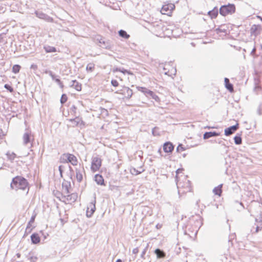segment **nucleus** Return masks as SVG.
Returning a JSON list of instances; mask_svg holds the SVG:
<instances>
[{
    "instance_id": "nucleus-1",
    "label": "nucleus",
    "mask_w": 262,
    "mask_h": 262,
    "mask_svg": "<svg viewBox=\"0 0 262 262\" xmlns=\"http://www.w3.org/2000/svg\"><path fill=\"white\" fill-rule=\"evenodd\" d=\"M10 186L12 189L16 190L18 189L25 190L27 188L29 190L27 180L21 177L17 176L13 178Z\"/></svg>"
},
{
    "instance_id": "nucleus-2",
    "label": "nucleus",
    "mask_w": 262,
    "mask_h": 262,
    "mask_svg": "<svg viewBox=\"0 0 262 262\" xmlns=\"http://www.w3.org/2000/svg\"><path fill=\"white\" fill-rule=\"evenodd\" d=\"M235 6L234 4H228L222 6L220 9V13L223 16L232 14L235 12Z\"/></svg>"
},
{
    "instance_id": "nucleus-3",
    "label": "nucleus",
    "mask_w": 262,
    "mask_h": 262,
    "mask_svg": "<svg viewBox=\"0 0 262 262\" xmlns=\"http://www.w3.org/2000/svg\"><path fill=\"white\" fill-rule=\"evenodd\" d=\"M62 199L60 200L66 204H71L75 202L78 197L77 194L76 193H72L71 194H61Z\"/></svg>"
},
{
    "instance_id": "nucleus-4",
    "label": "nucleus",
    "mask_w": 262,
    "mask_h": 262,
    "mask_svg": "<svg viewBox=\"0 0 262 262\" xmlns=\"http://www.w3.org/2000/svg\"><path fill=\"white\" fill-rule=\"evenodd\" d=\"M101 165V160L98 157L93 158L91 165V170L93 172L98 170Z\"/></svg>"
},
{
    "instance_id": "nucleus-5",
    "label": "nucleus",
    "mask_w": 262,
    "mask_h": 262,
    "mask_svg": "<svg viewBox=\"0 0 262 262\" xmlns=\"http://www.w3.org/2000/svg\"><path fill=\"white\" fill-rule=\"evenodd\" d=\"M96 198L94 197V200L92 201L88 206L87 210L86 212V216L90 217L92 216L96 210L95 207Z\"/></svg>"
},
{
    "instance_id": "nucleus-6",
    "label": "nucleus",
    "mask_w": 262,
    "mask_h": 262,
    "mask_svg": "<svg viewBox=\"0 0 262 262\" xmlns=\"http://www.w3.org/2000/svg\"><path fill=\"white\" fill-rule=\"evenodd\" d=\"M175 8V6L173 4H168L163 6L161 12L164 14L169 15Z\"/></svg>"
},
{
    "instance_id": "nucleus-7",
    "label": "nucleus",
    "mask_w": 262,
    "mask_h": 262,
    "mask_svg": "<svg viewBox=\"0 0 262 262\" xmlns=\"http://www.w3.org/2000/svg\"><path fill=\"white\" fill-rule=\"evenodd\" d=\"M35 14L39 18L44 19L48 22H52L53 20L52 17L41 11H36Z\"/></svg>"
},
{
    "instance_id": "nucleus-8",
    "label": "nucleus",
    "mask_w": 262,
    "mask_h": 262,
    "mask_svg": "<svg viewBox=\"0 0 262 262\" xmlns=\"http://www.w3.org/2000/svg\"><path fill=\"white\" fill-rule=\"evenodd\" d=\"M238 128V124L230 126L225 129V135L230 136L234 133Z\"/></svg>"
},
{
    "instance_id": "nucleus-9",
    "label": "nucleus",
    "mask_w": 262,
    "mask_h": 262,
    "mask_svg": "<svg viewBox=\"0 0 262 262\" xmlns=\"http://www.w3.org/2000/svg\"><path fill=\"white\" fill-rule=\"evenodd\" d=\"M64 156L67 158L68 161L70 162L73 165H76L77 164V160L74 155L67 154L64 155Z\"/></svg>"
},
{
    "instance_id": "nucleus-10",
    "label": "nucleus",
    "mask_w": 262,
    "mask_h": 262,
    "mask_svg": "<svg viewBox=\"0 0 262 262\" xmlns=\"http://www.w3.org/2000/svg\"><path fill=\"white\" fill-rule=\"evenodd\" d=\"M174 146L170 142H167L163 145V150L165 152H171L173 150Z\"/></svg>"
},
{
    "instance_id": "nucleus-11",
    "label": "nucleus",
    "mask_w": 262,
    "mask_h": 262,
    "mask_svg": "<svg viewBox=\"0 0 262 262\" xmlns=\"http://www.w3.org/2000/svg\"><path fill=\"white\" fill-rule=\"evenodd\" d=\"M220 135V133L216 132H206L203 135V138L204 139H209L212 137L218 136Z\"/></svg>"
},
{
    "instance_id": "nucleus-12",
    "label": "nucleus",
    "mask_w": 262,
    "mask_h": 262,
    "mask_svg": "<svg viewBox=\"0 0 262 262\" xmlns=\"http://www.w3.org/2000/svg\"><path fill=\"white\" fill-rule=\"evenodd\" d=\"M70 86L73 88H74L76 90L78 91H80L81 90V84L76 80H72L71 81Z\"/></svg>"
},
{
    "instance_id": "nucleus-13",
    "label": "nucleus",
    "mask_w": 262,
    "mask_h": 262,
    "mask_svg": "<svg viewBox=\"0 0 262 262\" xmlns=\"http://www.w3.org/2000/svg\"><path fill=\"white\" fill-rule=\"evenodd\" d=\"M83 171V168L82 169H76V177L77 180L78 182H81L83 179L82 171Z\"/></svg>"
},
{
    "instance_id": "nucleus-14",
    "label": "nucleus",
    "mask_w": 262,
    "mask_h": 262,
    "mask_svg": "<svg viewBox=\"0 0 262 262\" xmlns=\"http://www.w3.org/2000/svg\"><path fill=\"white\" fill-rule=\"evenodd\" d=\"M218 9L216 7H214L212 10L208 12V15L212 18H215L218 15Z\"/></svg>"
},
{
    "instance_id": "nucleus-15",
    "label": "nucleus",
    "mask_w": 262,
    "mask_h": 262,
    "mask_svg": "<svg viewBox=\"0 0 262 262\" xmlns=\"http://www.w3.org/2000/svg\"><path fill=\"white\" fill-rule=\"evenodd\" d=\"M223 184H221L217 186V187H215L213 189V192L215 195H219V196H221L222 193V187H223Z\"/></svg>"
},
{
    "instance_id": "nucleus-16",
    "label": "nucleus",
    "mask_w": 262,
    "mask_h": 262,
    "mask_svg": "<svg viewBox=\"0 0 262 262\" xmlns=\"http://www.w3.org/2000/svg\"><path fill=\"white\" fill-rule=\"evenodd\" d=\"M31 141V133L29 132L25 133L23 135V142L24 144H27Z\"/></svg>"
},
{
    "instance_id": "nucleus-17",
    "label": "nucleus",
    "mask_w": 262,
    "mask_h": 262,
    "mask_svg": "<svg viewBox=\"0 0 262 262\" xmlns=\"http://www.w3.org/2000/svg\"><path fill=\"white\" fill-rule=\"evenodd\" d=\"M225 87L229 90V92H232L233 91V86L230 83L229 79L227 78H225L224 79Z\"/></svg>"
},
{
    "instance_id": "nucleus-18",
    "label": "nucleus",
    "mask_w": 262,
    "mask_h": 262,
    "mask_svg": "<svg viewBox=\"0 0 262 262\" xmlns=\"http://www.w3.org/2000/svg\"><path fill=\"white\" fill-rule=\"evenodd\" d=\"M32 243L34 244H38L40 242V237L37 233H33L31 236Z\"/></svg>"
},
{
    "instance_id": "nucleus-19",
    "label": "nucleus",
    "mask_w": 262,
    "mask_h": 262,
    "mask_svg": "<svg viewBox=\"0 0 262 262\" xmlns=\"http://www.w3.org/2000/svg\"><path fill=\"white\" fill-rule=\"evenodd\" d=\"M155 253L156 254L158 258H164L166 256L165 253L160 249H156L155 251Z\"/></svg>"
},
{
    "instance_id": "nucleus-20",
    "label": "nucleus",
    "mask_w": 262,
    "mask_h": 262,
    "mask_svg": "<svg viewBox=\"0 0 262 262\" xmlns=\"http://www.w3.org/2000/svg\"><path fill=\"white\" fill-rule=\"evenodd\" d=\"M95 180L97 184L102 185L104 184V179L102 176L97 174L95 176Z\"/></svg>"
},
{
    "instance_id": "nucleus-21",
    "label": "nucleus",
    "mask_w": 262,
    "mask_h": 262,
    "mask_svg": "<svg viewBox=\"0 0 262 262\" xmlns=\"http://www.w3.org/2000/svg\"><path fill=\"white\" fill-rule=\"evenodd\" d=\"M123 94L125 95L127 98H130L133 95V91L129 88L126 87L123 90Z\"/></svg>"
},
{
    "instance_id": "nucleus-22",
    "label": "nucleus",
    "mask_w": 262,
    "mask_h": 262,
    "mask_svg": "<svg viewBox=\"0 0 262 262\" xmlns=\"http://www.w3.org/2000/svg\"><path fill=\"white\" fill-rule=\"evenodd\" d=\"M144 171V169L142 167H140L139 169H136L135 168H133L130 169V171L132 174L137 175L138 174L141 173Z\"/></svg>"
},
{
    "instance_id": "nucleus-23",
    "label": "nucleus",
    "mask_w": 262,
    "mask_h": 262,
    "mask_svg": "<svg viewBox=\"0 0 262 262\" xmlns=\"http://www.w3.org/2000/svg\"><path fill=\"white\" fill-rule=\"evenodd\" d=\"M71 186V184H63L62 187H63V193L62 194H66L69 193V187Z\"/></svg>"
},
{
    "instance_id": "nucleus-24",
    "label": "nucleus",
    "mask_w": 262,
    "mask_h": 262,
    "mask_svg": "<svg viewBox=\"0 0 262 262\" xmlns=\"http://www.w3.org/2000/svg\"><path fill=\"white\" fill-rule=\"evenodd\" d=\"M44 49L45 50L47 53H52L56 52V49L55 47L49 46H45Z\"/></svg>"
},
{
    "instance_id": "nucleus-25",
    "label": "nucleus",
    "mask_w": 262,
    "mask_h": 262,
    "mask_svg": "<svg viewBox=\"0 0 262 262\" xmlns=\"http://www.w3.org/2000/svg\"><path fill=\"white\" fill-rule=\"evenodd\" d=\"M137 88L138 90V91L142 92L145 95H146L147 96L149 94V92L151 91L150 90H149L145 88H144V87L138 86V87H137Z\"/></svg>"
},
{
    "instance_id": "nucleus-26",
    "label": "nucleus",
    "mask_w": 262,
    "mask_h": 262,
    "mask_svg": "<svg viewBox=\"0 0 262 262\" xmlns=\"http://www.w3.org/2000/svg\"><path fill=\"white\" fill-rule=\"evenodd\" d=\"M119 35L124 38L127 39L129 37V35H128L126 32L123 30H120L119 31Z\"/></svg>"
},
{
    "instance_id": "nucleus-27",
    "label": "nucleus",
    "mask_w": 262,
    "mask_h": 262,
    "mask_svg": "<svg viewBox=\"0 0 262 262\" xmlns=\"http://www.w3.org/2000/svg\"><path fill=\"white\" fill-rule=\"evenodd\" d=\"M99 42L100 43H102L103 45V46H101L103 48H105L106 49H109V50H110L112 48V45L108 42L105 43V41H101V40H100Z\"/></svg>"
},
{
    "instance_id": "nucleus-28",
    "label": "nucleus",
    "mask_w": 262,
    "mask_h": 262,
    "mask_svg": "<svg viewBox=\"0 0 262 262\" xmlns=\"http://www.w3.org/2000/svg\"><path fill=\"white\" fill-rule=\"evenodd\" d=\"M6 155L8 158L11 161H13L16 157V154L13 152L8 151Z\"/></svg>"
},
{
    "instance_id": "nucleus-29",
    "label": "nucleus",
    "mask_w": 262,
    "mask_h": 262,
    "mask_svg": "<svg viewBox=\"0 0 262 262\" xmlns=\"http://www.w3.org/2000/svg\"><path fill=\"white\" fill-rule=\"evenodd\" d=\"M234 142L236 145H240L242 144V140L240 136H236L234 138Z\"/></svg>"
},
{
    "instance_id": "nucleus-30",
    "label": "nucleus",
    "mask_w": 262,
    "mask_h": 262,
    "mask_svg": "<svg viewBox=\"0 0 262 262\" xmlns=\"http://www.w3.org/2000/svg\"><path fill=\"white\" fill-rule=\"evenodd\" d=\"M35 218V215L32 216L29 221V222L28 224L27 227L26 228V231L29 230L30 228V226H31V224L34 223V220Z\"/></svg>"
},
{
    "instance_id": "nucleus-31",
    "label": "nucleus",
    "mask_w": 262,
    "mask_h": 262,
    "mask_svg": "<svg viewBox=\"0 0 262 262\" xmlns=\"http://www.w3.org/2000/svg\"><path fill=\"white\" fill-rule=\"evenodd\" d=\"M148 95H149L152 98H153L157 101H158L160 100L159 97L151 91L149 92V94H148Z\"/></svg>"
},
{
    "instance_id": "nucleus-32",
    "label": "nucleus",
    "mask_w": 262,
    "mask_h": 262,
    "mask_svg": "<svg viewBox=\"0 0 262 262\" xmlns=\"http://www.w3.org/2000/svg\"><path fill=\"white\" fill-rule=\"evenodd\" d=\"M20 69V66L18 64H15L13 66L12 71L14 73H17L19 72Z\"/></svg>"
},
{
    "instance_id": "nucleus-33",
    "label": "nucleus",
    "mask_w": 262,
    "mask_h": 262,
    "mask_svg": "<svg viewBox=\"0 0 262 262\" xmlns=\"http://www.w3.org/2000/svg\"><path fill=\"white\" fill-rule=\"evenodd\" d=\"M94 64L92 63H89L86 67V70L88 71L92 72L94 70Z\"/></svg>"
},
{
    "instance_id": "nucleus-34",
    "label": "nucleus",
    "mask_w": 262,
    "mask_h": 262,
    "mask_svg": "<svg viewBox=\"0 0 262 262\" xmlns=\"http://www.w3.org/2000/svg\"><path fill=\"white\" fill-rule=\"evenodd\" d=\"M67 96L66 94H62L60 98V103L64 104L67 101Z\"/></svg>"
},
{
    "instance_id": "nucleus-35",
    "label": "nucleus",
    "mask_w": 262,
    "mask_h": 262,
    "mask_svg": "<svg viewBox=\"0 0 262 262\" xmlns=\"http://www.w3.org/2000/svg\"><path fill=\"white\" fill-rule=\"evenodd\" d=\"M185 150V148L183 146L182 144H179L177 147V151L178 152H181Z\"/></svg>"
},
{
    "instance_id": "nucleus-36",
    "label": "nucleus",
    "mask_w": 262,
    "mask_h": 262,
    "mask_svg": "<svg viewBox=\"0 0 262 262\" xmlns=\"http://www.w3.org/2000/svg\"><path fill=\"white\" fill-rule=\"evenodd\" d=\"M4 88L7 90H8L10 92H12L13 91V89L8 84H5Z\"/></svg>"
},
{
    "instance_id": "nucleus-37",
    "label": "nucleus",
    "mask_w": 262,
    "mask_h": 262,
    "mask_svg": "<svg viewBox=\"0 0 262 262\" xmlns=\"http://www.w3.org/2000/svg\"><path fill=\"white\" fill-rule=\"evenodd\" d=\"M29 259L31 262H35L37 259V257L35 256H31L29 258Z\"/></svg>"
},
{
    "instance_id": "nucleus-38",
    "label": "nucleus",
    "mask_w": 262,
    "mask_h": 262,
    "mask_svg": "<svg viewBox=\"0 0 262 262\" xmlns=\"http://www.w3.org/2000/svg\"><path fill=\"white\" fill-rule=\"evenodd\" d=\"M120 72L123 74L127 73L128 74H129V75L133 74L130 71H128L127 70H125L124 69H121V71Z\"/></svg>"
},
{
    "instance_id": "nucleus-39",
    "label": "nucleus",
    "mask_w": 262,
    "mask_h": 262,
    "mask_svg": "<svg viewBox=\"0 0 262 262\" xmlns=\"http://www.w3.org/2000/svg\"><path fill=\"white\" fill-rule=\"evenodd\" d=\"M111 83L114 86H117L119 84L118 82L116 80H112Z\"/></svg>"
},
{
    "instance_id": "nucleus-40",
    "label": "nucleus",
    "mask_w": 262,
    "mask_h": 262,
    "mask_svg": "<svg viewBox=\"0 0 262 262\" xmlns=\"http://www.w3.org/2000/svg\"><path fill=\"white\" fill-rule=\"evenodd\" d=\"M261 224L260 225H257L255 228V232H253V233H257L259 231V230H261V227H260Z\"/></svg>"
},
{
    "instance_id": "nucleus-41",
    "label": "nucleus",
    "mask_w": 262,
    "mask_h": 262,
    "mask_svg": "<svg viewBox=\"0 0 262 262\" xmlns=\"http://www.w3.org/2000/svg\"><path fill=\"white\" fill-rule=\"evenodd\" d=\"M216 32L217 33H220V32L225 33L226 32V30L225 29H222L221 28H217L216 29Z\"/></svg>"
},
{
    "instance_id": "nucleus-42",
    "label": "nucleus",
    "mask_w": 262,
    "mask_h": 262,
    "mask_svg": "<svg viewBox=\"0 0 262 262\" xmlns=\"http://www.w3.org/2000/svg\"><path fill=\"white\" fill-rule=\"evenodd\" d=\"M147 248H148V245L146 246V247L144 249V250L143 251V252H142V254L141 255V257L143 258H144V255L145 254L146 252V251H147Z\"/></svg>"
},
{
    "instance_id": "nucleus-43",
    "label": "nucleus",
    "mask_w": 262,
    "mask_h": 262,
    "mask_svg": "<svg viewBox=\"0 0 262 262\" xmlns=\"http://www.w3.org/2000/svg\"><path fill=\"white\" fill-rule=\"evenodd\" d=\"M49 75L51 77L52 79L53 80H55L56 78H55V75L54 74H53V73L51 72V71H50L49 72Z\"/></svg>"
},
{
    "instance_id": "nucleus-44",
    "label": "nucleus",
    "mask_w": 262,
    "mask_h": 262,
    "mask_svg": "<svg viewBox=\"0 0 262 262\" xmlns=\"http://www.w3.org/2000/svg\"><path fill=\"white\" fill-rule=\"evenodd\" d=\"M182 171V169H178L176 171V173H177V174H178V173H180L181 171ZM178 177L177 175H176V181H178Z\"/></svg>"
},
{
    "instance_id": "nucleus-45",
    "label": "nucleus",
    "mask_w": 262,
    "mask_h": 262,
    "mask_svg": "<svg viewBox=\"0 0 262 262\" xmlns=\"http://www.w3.org/2000/svg\"><path fill=\"white\" fill-rule=\"evenodd\" d=\"M139 250H138V249L137 248H134L133 250V253L134 254H137Z\"/></svg>"
},
{
    "instance_id": "nucleus-46",
    "label": "nucleus",
    "mask_w": 262,
    "mask_h": 262,
    "mask_svg": "<svg viewBox=\"0 0 262 262\" xmlns=\"http://www.w3.org/2000/svg\"><path fill=\"white\" fill-rule=\"evenodd\" d=\"M120 71H121V69L119 68H116L113 70L114 72H118V71L120 72Z\"/></svg>"
},
{
    "instance_id": "nucleus-47",
    "label": "nucleus",
    "mask_w": 262,
    "mask_h": 262,
    "mask_svg": "<svg viewBox=\"0 0 262 262\" xmlns=\"http://www.w3.org/2000/svg\"><path fill=\"white\" fill-rule=\"evenodd\" d=\"M58 84H60V80L58 78H56L55 80H54Z\"/></svg>"
},
{
    "instance_id": "nucleus-48",
    "label": "nucleus",
    "mask_w": 262,
    "mask_h": 262,
    "mask_svg": "<svg viewBox=\"0 0 262 262\" xmlns=\"http://www.w3.org/2000/svg\"><path fill=\"white\" fill-rule=\"evenodd\" d=\"M256 52V49L254 48L252 49V51H251V54H254Z\"/></svg>"
},
{
    "instance_id": "nucleus-49",
    "label": "nucleus",
    "mask_w": 262,
    "mask_h": 262,
    "mask_svg": "<svg viewBox=\"0 0 262 262\" xmlns=\"http://www.w3.org/2000/svg\"><path fill=\"white\" fill-rule=\"evenodd\" d=\"M61 194L62 193H58L59 195L57 196V198H58L59 200H60V199H62V196L61 195Z\"/></svg>"
},
{
    "instance_id": "nucleus-50",
    "label": "nucleus",
    "mask_w": 262,
    "mask_h": 262,
    "mask_svg": "<svg viewBox=\"0 0 262 262\" xmlns=\"http://www.w3.org/2000/svg\"><path fill=\"white\" fill-rule=\"evenodd\" d=\"M59 84V85L60 86V87L61 88H63V85L62 83L61 82V81L60 82V84Z\"/></svg>"
},
{
    "instance_id": "nucleus-51",
    "label": "nucleus",
    "mask_w": 262,
    "mask_h": 262,
    "mask_svg": "<svg viewBox=\"0 0 262 262\" xmlns=\"http://www.w3.org/2000/svg\"><path fill=\"white\" fill-rule=\"evenodd\" d=\"M2 130L0 129V139H2Z\"/></svg>"
},
{
    "instance_id": "nucleus-52",
    "label": "nucleus",
    "mask_w": 262,
    "mask_h": 262,
    "mask_svg": "<svg viewBox=\"0 0 262 262\" xmlns=\"http://www.w3.org/2000/svg\"><path fill=\"white\" fill-rule=\"evenodd\" d=\"M116 262H122V260L120 259H118Z\"/></svg>"
},
{
    "instance_id": "nucleus-53",
    "label": "nucleus",
    "mask_w": 262,
    "mask_h": 262,
    "mask_svg": "<svg viewBox=\"0 0 262 262\" xmlns=\"http://www.w3.org/2000/svg\"><path fill=\"white\" fill-rule=\"evenodd\" d=\"M59 170L60 172L61 173V166H60L59 167Z\"/></svg>"
},
{
    "instance_id": "nucleus-54",
    "label": "nucleus",
    "mask_w": 262,
    "mask_h": 262,
    "mask_svg": "<svg viewBox=\"0 0 262 262\" xmlns=\"http://www.w3.org/2000/svg\"><path fill=\"white\" fill-rule=\"evenodd\" d=\"M34 67H35V68H36V66H34V65H32V66H31V68H34Z\"/></svg>"
},
{
    "instance_id": "nucleus-55",
    "label": "nucleus",
    "mask_w": 262,
    "mask_h": 262,
    "mask_svg": "<svg viewBox=\"0 0 262 262\" xmlns=\"http://www.w3.org/2000/svg\"><path fill=\"white\" fill-rule=\"evenodd\" d=\"M255 221H256V222H258V219H255Z\"/></svg>"
},
{
    "instance_id": "nucleus-56",
    "label": "nucleus",
    "mask_w": 262,
    "mask_h": 262,
    "mask_svg": "<svg viewBox=\"0 0 262 262\" xmlns=\"http://www.w3.org/2000/svg\"><path fill=\"white\" fill-rule=\"evenodd\" d=\"M17 255L18 257L20 256V254H17Z\"/></svg>"
},
{
    "instance_id": "nucleus-57",
    "label": "nucleus",
    "mask_w": 262,
    "mask_h": 262,
    "mask_svg": "<svg viewBox=\"0 0 262 262\" xmlns=\"http://www.w3.org/2000/svg\"><path fill=\"white\" fill-rule=\"evenodd\" d=\"M174 72L175 73L176 72V69H174Z\"/></svg>"
}]
</instances>
